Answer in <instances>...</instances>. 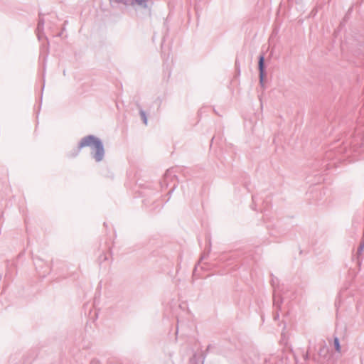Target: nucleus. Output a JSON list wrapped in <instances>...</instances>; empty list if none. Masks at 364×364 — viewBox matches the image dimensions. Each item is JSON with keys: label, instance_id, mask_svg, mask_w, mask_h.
Masks as SVG:
<instances>
[{"label": "nucleus", "instance_id": "nucleus-1", "mask_svg": "<svg viewBox=\"0 0 364 364\" xmlns=\"http://www.w3.org/2000/svg\"><path fill=\"white\" fill-rule=\"evenodd\" d=\"M85 146H90L95 149V152L92 154V156L96 161L99 162L103 159L105 150L100 139L93 135H88L83 137L79 143L78 149H80Z\"/></svg>", "mask_w": 364, "mask_h": 364}, {"label": "nucleus", "instance_id": "nucleus-2", "mask_svg": "<svg viewBox=\"0 0 364 364\" xmlns=\"http://www.w3.org/2000/svg\"><path fill=\"white\" fill-rule=\"evenodd\" d=\"M264 55H260L259 58V82L262 86H263V82L264 78Z\"/></svg>", "mask_w": 364, "mask_h": 364}, {"label": "nucleus", "instance_id": "nucleus-3", "mask_svg": "<svg viewBox=\"0 0 364 364\" xmlns=\"http://www.w3.org/2000/svg\"><path fill=\"white\" fill-rule=\"evenodd\" d=\"M149 1V0H131V3L129 5H138L139 6L145 9L148 6Z\"/></svg>", "mask_w": 364, "mask_h": 364}, {"label": "nucleus", "instance_id": "nucleus-4", "mask_svg": "<svg viewBox=\"0 0 364 364\" xmlns=\"http://www.w3.org/2000/svg\"><path fill=\"white\" fill-rule=\"evenodd\" d=\"M112 5L114 4H123L124 5H129L131 0H109Z\"/></svg>", "mask_w": 364, "mask_h": 364}, {"label": "nucleus", "instance_id": "nucleus-5", "mask_svg": "<svg viewBox=\"0 0 364 364\" xmlns=\"http://www.w3.org/2000/svg\"><path fill=\"white\" fill-rule=\"evenodd\" d=\"M44 23H45L44 20L41 18L38 21V26H37V31H38V33L43 30Z\"/></svg>", "mask_w": 364, "mask_h": 364}, {"label": "nucleus", "instance_id": "nucleus-6", "mask_svg": "<svg viewBox=\"0 0 364 364\" xmlns=\"http://www.w3.org/2000/svg\"><path fill=\"white\" fill-rule=\"evenodd\" d=\"M334 346H335V349L337 352L340 353L341 352V346H340V343H339V339L336 337L334 338Z\"/></svg>", "mask_w": 364, "mask_h": 364}, {"label": "nucleus", "instance_id": "nucleus-7", "mask_svg": "<svg viewBox=\"0 0 364 364\" xmlns=\"http://www.w3.org/2000/svg\"><path fill=\"white\" fill-rule=\"evenodd\" d=\"M139 113H140V115L141 117V119H142L144 124L146 125L147 124V117H146L145 112L143 109H140Z\"/></svg>", "mask_w": 364, "mask_h": 364}, {"label": "nucleus", "instance_id": "nucleus-8", "mask_svg": "<svg viewBox=\"0 0 364 364\" xmlns=\"http://www.w3.org/2000/svg\"><path fill=\"white\" fill-rule=\"evenodd\" d=\"M363 249H364V241H363V242H362L360 244V245H359V247H358V248L357 254H358V256H359L360 255H361V253H362V252H363Z\"/></svg>", "mask_w": 364, "mask_h": 364}, {"label": "nucleus", "instance_id": "nucleus-9", "mask_svg": "<svg viewBox=\"0 0 364 364\" xmlns=\"http://www.w3.org/2000/svg\"><path fill=\"white\" fill-rule=\"evenodd\" d=\"M274 305H275V306L278 305L277 296V292L275 290L274 292Z\"/></svg>", "mask_w": 364, "mask_h": 364}]
</instances>
